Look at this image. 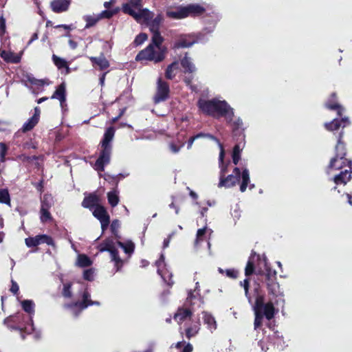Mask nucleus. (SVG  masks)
<instances>
[{
  "label": "nucleus",
  "mask_w": 352,
  "mask_h": 352,
  "mask_svg": "<svg viewBox=\"0 0 352 352\" xmlns=\"http://www.w3.org/2000/svg\"><path fill=\"white\" fill-rule=\"evenodd\" d=\"M199 109L205 114L214 118L224 117L227 122H231L234 109L224 100L214 98L210 100L200 99L198 101Z\"/></svg>",
  "instance_id": "nucleus-1"
},
{
  "label": "nucleus",
  "mask_w": 352,
  "mask_h": 352,
  "mask_svg": "<svg viewBox=\"0 0 352 352\" xmlns=\"http://www.w3.org/2000/svg\"><path fill=\"white\" fill-rule=\"evenodd\" d=\"M163 38L160 33L152 36V42L136 56V60H150L154 63L162 61L166 56L167 48L162 45Z\"/></svg>",
  "instance_id": "nucleus-2"
},
{
  "label": "nucleus",
  "mask_w": 352,
  "mask_h": 352,
  "mask_svg": "<svg viewBox=\"0 0 352 352\" xmlns=\"http://www.w3.org/2000/svg\"><path fill=\"white\" fill-rule=\"evenodd\" d=\"M115 129L111 126L109 127L104 134L103 139L101 142L102 151L94 165V168L98 171H103L104 166L110 162L112 151L111 142L113 139Z\"/></svg>",
  "instance_id": "nucleus-3"
},
{
  "label": "nucleus",
  "mask_w": 352,
  "mask_h": 352,
  "mask_svg": "<svg viewBox=\"0 0 352 352\" xmlns=\"http://www.w3.org/2000/svg\"><path fill=\"white\" fill-rule=\"evenodd\" d=\"M241 178L240 190L243 192L246 190L248 185L250 182V173L248 168H244L242 172L237 167L234 168L232 174L226 177L221 175L219 183V187L230 188L236 185Z\"/></svg>",
  "instance_id": "nucleus-4"
},
{
  "label": "nucleus",
  "mask_w": 352,
  "mask_h": 352,
  "mask_svg": "<svg viewBox=\"0 0 352 352\" xmlns=\"http://www.w3.org/2000/svg\"><path fill=\"white\" fill-rule=\"evenodd\" d=\"M141 1L130 0L129 3L124 4L122 10L124 13L132 16L138 23L148 24L153 14L148 9L142 8Z\"/></svg>",
  "instance_id": "nucleus-5"
},
{
  "label": "nucleus",
  "mask_w": 352,
  "mask_h": 352,
  "mask_svg": "<svg viewBox=\"0 0 352 352\" xmlns=\"http://www.w3.org/2000/svg\"><path fill=\"white\" fill-rule=\"evenodd\" d=\"M100 305L98 301H93L91 300L90 294L85 289L82 294V300L76 302L73 304H69L65 305L66 307L69 308L71 311V313L75 317L78 316L80 313L85 309H86L88 306L91 305H97L99 306Z\"/></svg>",
  "instance_id": "nucleus-6"
},
{
  "label": "nucleus",
  "mask_w": 352,
  "mask_h": 352,
  "mask_svg": "<svg viewBox=\"0 0 352 352\" xmlns=\"http://www.w3.org/2000/svg\"><path fill=\"white\" fill-rule=\"evenodd\" d=\"M98 249L100 252L107 251L110 253L111 261L115 263V266L117 268V271H118L122 265V260L120 258L113 241L110 239L104 241L99 245Z\"/></svg>",
  "instance_id": "nucleus-7"
},
{
  "label": "nucleus",
  "mask_w": 352,
  "mask_h": 352,
  "mask_svg": "<svg viewBox=\"0 0 352 352\" xmlns=\"http://www.w3.org/2000/svg\"><path fill=\"white\" fill-rule=\"evenodd\" d=\"M260 311L258 315H255L254 329H257L261 326L263 316L269 320L274 316L275 308L272 302L265 303Z\"/></svg>",
  "instance_id": "nucleus-8"
},
{
  "label": "nucleus",
  "mask_w": 352,
  "mask_h": 352,
  "mask_svg": "<svg viewBox=\"0 0 352 352\" xmlns=\"http://www.w3.org/2000/svg\"><path fill=\"white\" fill-rule=\"evenodd\" d=\"M155 265L157 267L158 274L169 286H172L174 283L171 280L172 273L166 267L164 256L163 254H161L160 259L156 261Z\"/></svg>",
  "instance_id": "nucleus-9"
},
{
  "label": "nucleus",
  "mask_w": 352,
  "mask_h": 352,
  "mask_svg": "<svg viewBox=\"0 0 352 352\" xmlns=\"http://www.w3.org/2000/svg\"><path fill=\"white\" fill-rule=\"evenodd\" d=\"M169 94L168 85L163 81L161 78L157 80V87L155 96L154 98L155 102L159 103L167 99Z\"/></svg>",
  "instance_id": "nucleus-10"
},
{
  "label": "nucleus",
  "mask_w": 352,
  "mask_h": 352,
  "mask_svg": "<svg viewBox=\"0 0 352 352\" xmlns=\"http://www.w3.org/2000/svg\"><path fill=\"white\" fill-rule=\"evenodd\" d=\"M25 245L29 247H36L41 243H46L49 245H54L53 239L45 234L37 235L34 237H29L25 240Z\"/></svg>",
  "instance_id": "nucleus-11"
},
{
  "label": "nucleus",
  "mask_w": 352,
  "mask_h": 352,
  "mask_svg": "<svg viewBox=\"0 0 352 352\" xmlns=\"http://www.w3.org/2000/svg\"><path fill=\"white\" fill-rule=\"evenodd\" d=\"M349 164V168H351L352 162L351 161H348L345 157L339 156V155H336V156L332 158L330 161V164L329 166V170H340L343 167L346 166V164Z\"/></svg>",
  "instance_id": "nucleus-12"
},
{
  "label": "nucleus",
  "mask_w": 352,
  "mask_h": 352,
  "mask_svg": "<svg viewBox=\"0 0 352 352\" xmlns=\"http://www.w3.org/2000/svg\"><path fill=\"white\" fill-rule=\"evenodd\" d=\"M23 311H25L30 315V327L28 329L25 327V329H23V333H30L32 331L34 330L33 328V323H32V316L34 314L35 311V304L34 302L31 300H23Z\"/></svg>",
  "instance_id": "nucleus-13"
},
{
  "label": "nucleus",
  "mask_w": 352,
  "mask_h": 352,
  "mask_svg": "<svg viewBox=\"0 0 352 352\" xmlns=\"http://www.w3.org/2000/svg\"><path fill=\"white\" fill-rule=\"evenodd\" d=\"M350 124V121L348 118L344 117L341 120L334 119L330 122H326L324 127L329 131H333L338 130L340 127L344 128Z\"/></svg>",
  "instance_id": "nucleus-14"
},
{
  "label": "nucleus",
  "mask_w": 352,
  "mask_h": 352,
  "mask_svg": "<svg viewBox=\"0 0 352 352\" xmlns=\"http://www.w3.org/2000/svg\"><path fill=\"white\" fill-rule=\"evenodd\" d=\"M69 0H54L50 3L52 10L56 13L67 11L69 9Z\"/></svg>",
  "instance_id": "nucleus-15"
},
{
  "label": "nucleus",
  "mask_w": 352,
  "mask_h": 352,
  "mask_svg": "<svg viewBox=\"0 0 352 352\" xmlns=\"http://www.w3.org/2000/svg\"><path fill=\"white\" fill-rule=\"evenodd\" d=\"M181 65L185 74H193L197 70L195 64L192 63V58L189 57L187 54H186L184 58L181 59Z\"/></svg>",
  "instance_id": "nucleus-16"
},
{
  "label": "nucleus",
  "mask_w": 352,
  "mask_h": 352,
  "mask_svg": "<svg viewBox=\"0 0 352 352\" xmlns=\"http://www.w3.org/2000/svg\"><path fill=\"white\" fill-rule=\"evenodd\" d=\"M166 15L173 19H182L187 17L184 6H179L174 10L168 9Z\"/></svg>",
  "instance_id": "nucleus-17"
},
{
  "label": "nucleus",
  "mask_w": 352,
  "mask_h": 352,
  "mask_svg": "<svg viewBox=\"0 0 352 352\" xmlns=\"http://www.w3.org/2000/svg\"><path fill=\"white\" fill-rule=\"evenodd\" d=\"M99 198L94 194H90L89 196L85 197L82 201V206L84 208H87L93 210L96 206H100Z\"/></svg>",
  "instance_id": "nucleus-18"
},
{
  "label": "nucleus",
  "mask_w": 352,
  "mask_h": 352,
  "mask_svg": "<svg viewBox=\"0 0 352 352\" xmlns=\"http://www.w3.org/2000/svg\"><path fill=\"white\" fill-rule=\"evenodd\" d=\"M351 178V172L348 170H345L344 171H341L338 175H335L333 177V182L336 185H346L347 182L350 181Z\"/></svg>",
  "instance_id": "nucleus-19"
},
{
  "label": "nucleus",
  "mask_w": 352,
  "mask_h": 352,
  "mask_svg": "<svg viewBox=\"0 0 352 352\" xmlns=\"http://www.w3.org/2000/svg\"><path fill=\"white\" fill-rule=\"evenodd\" d=\"M325 105L329 109L337 110L339 116H342V113L344 111V107L336 101V94H333L331 96V98L327 101Z\"/></svg>",
  "instance_id": "nucleus-20"
},
{
  "label": "nucleus",
  "mask_w": 352,
  "mask_h": 352,
  "mask_svg": "<svg viewBox=\"0 0 352 352\" xmlns=\"http://www.w3.org/2000/svg\"><path fill=\"white\" fill-rule=\"evenodd\" d=\"M40 116V109L38 107L34 108V115L23 124V131H30L38 123Z\"/></svg>",
  "instance_id": "nucleus-21"
},
{
  "label": "nucleus",
  "mask_w": 352,
  "mask_h": 352,
  "mask_svg": "<svg viewBox=\"0 0 352 352\" xmlns=\"http://www.w3.org/2000/svg\"><path fill=\"white\" fill-rule=\"evenodd\" d=\"M186 16H198L203 14L205 9L199 4H189L184 6Z\"/></svg>",
  "instance_id": "nucleus-22"
},
{
  "label": "nucleus",
  "mask_w": 352,
  "mask_h": 352,
  "mask_svg": "<svg viewBox=\"0 0 352 352\" xmlns=\"http://www.w3.org/2000/svg\"><path fill=\"white\" fill-rule=\"evenodd\" d=\"M21 52H19V54H16L12 52H6L5 50L0 52V56L2 58H3L7 62H10L13 63H17L20 62Z\"/></svg>",
  "instance_id": "nucleus-23"
},
{
  "label": "nucleus",
  "mask_w": 352,
  "mask_h": 352,
  "mask_svg": "<svg viewBox=\"0 0 352 352\" xmlns=\"http://www.w3.org/2000/svg\"><path fill=\"white\" fill-rule=\"evenodd\" d=\"M89 59L94 66H98L101 70L106 69L109 67V63L104 56H100L98 57L91 56Z\"/></svg>",
  "instance_id": "nucleus-24"
},
{
  "label": "nucleus",
  "mask_w": 352,
  "mask_h": 352,
  "mask_svg": "<svg viewBox=\"0 0 352 352\" xmlns=\"http://www.w3.org/2000/svg\"><path fill=\"white\" fill-rule=\"evenodd\" d=\"M202 314L204 324H207L208 329L212 333L217 329V327L214 318L208 312L204 311Z\"/></svg>",
  "instance_id": "nucleus-25"
},
{
  "label": "nucleus",
  "mask_w": 352,
  "mask_h": 352,
  "mask_svg": "<svg viewBox=\"0 0 352 352\" xmlns=\"http://www.w3.org/2000/svg\"><path fill=\"white\" fill-rule=\"evenodd\" d=\"M92 213L93 215L100 221L106 220V219H110L106 209L101 205L96 206V207L92 210Z\"/></svg>",
  "instance_id": "nucleus-26"
},
{
  "label": "nucleus",
  "mask_w": 352,
  "mask_h": 352,
  "mask_svg": "<svg viewBox=\"0 0 352 352\" xmlns=\"http://www.w3.org/2000/svg\"><path fill=\"white\" fill-rule=\"evenodd\" d=\"M212 231L207 227L199 229L197 232L196 239L195 241V247L198 248L201 241L204 240V236L206 234L210 235Z\"/></svg>",
  "instance_id": "nucleus-27"
},
{
  "label": "nucleus",
  "mask_w": 352,
  "mask_h": 352,
  "mask_svg": "<svg viewBox=\"0 0 352 352\" xmlns=\"http://www.w3.org/2000/svg\"><path fill=\"white\" fill-rule=\"evenodd\" d=\"M17 319L18 316H12L5 320V323L7 324L10 329L18 331L19 335L22 336V328H21L20 325L16 324Z\"/></svg>",
  "instance_id": "nucleus-28"
},
{
  "label": "nucleus",
  "mask_w": 352,
  "mask_h": 352,
  "mask_svg": "<svg viewBox=\"0 0 352 352\" xmlns=\"http://www.w3.org/2000/svg\"><path fill=\"white\" fill-rule=\"evenodd\" d=\"M52 98L58 99L60 102V105H63V103L65 101V85L64 83L58 86L52 95Z\"/></svg>",
  "instance_id": "nucleus-29"
},
{
  "label": "nucleus",
  "mask_w": 352,
  "mask_h": 352,
  "mask_svg": "<svg viewBox=\"0 0 352 352\" xmlns=\"http://www.w3.org/2000/svg\"><path fill=\"white\" fill-rule=\"evenodd\" d=\"M52 60H53V62L54 63V65L60 69H62V68H65V74H69L70 72V69L67 65V61L60 58V57H58L55 54H53L52 56Z\"/></svg>",
  "instance_id": "nucleus-30"
},
{
  "label": "nucleus",
  "mask_w": 352,
  "mask_h": 352,
  "mask_svg": "<svg viewBox=\"0 0 352 352\" xmlns=\"http://www.w3.org/2000/svg\"><path fill=\"white\" fill-rule=\"evenodd\" d=\"M178 63L175 61L169 65L165 72V76L167 79H173L178 70Z\"/></svg>",
  "instance_id": "nucleus-31"
},
{
  "label": "nucleus",
  "mask_w": 352,
  "mask_h": 352,
  "mask_svg": "<svg viewBox=\"0 0 352 352\" xmlns=\"http://www.w3.org/2000/svg\"><path fill=\"white\" fill-rule=\"evenodd\" d=\"M268 292L270 294L278 296H282L283 292L280 289V285L277 282L272 281L267 283Z\"/></svg>",
  "instance_id": "nucleus-32"
},
{
  "label": "nucleus",
  "mask_w": 352,
  "mask_h": 352,
  "mask_svg": "<svg viewBox=\"0 0 352 352\" xmlns=\"http://www.w3.org/2000/svg\"><path fill=\"white\" fill-rule=\"evenodd\" d=\"M343 135V132L340 133L338 142L336 146V155H339V156L345 157L346 155V148L344 144L342 142L341 139Z\"/></svg>",
  "instance_id": "nucleus-33"
},
{
  "label": "nucleus",
  "mask_w": 352,
  "mask_h": 352,
  "mask_svg": "<svg viewBox=\"0 0 352 352\" xmlns=\"http://www.w3.org/2000/svg\"><path fill=\"white\" fill-rule=\"evenodd\" d=\"M195 41H189L186 36L182 37L177 40L174 44V48H185L189 47L193 45Z\"/></svg>",
  "instance_id": "nucleus-34"
},
{
  "label": "nucleus",
  "mask_w": 352,
  "mask_h": 352,
  "mask_svg": "<svg viewBox=\"0 0 352 352\" xmlns=\"http://www.w3.org/2000/svg\"><path fill=\"white\" fill-rule=\"evenodd\" d=\"M191 315V311L187 309H179L175 314L174 318L177 322H182Z\"/></svg>",
  "instance_id": "nucleus-35"
},
{
  "label": "nucleus",
  "mask_w": 352,
  "mask_h": 352,
  "mask_svg": "<svg viewBox=\"0 0 352 352\" xmlns=\"http://www.w3.org/2000/svg\"><path fill=\"white\" fill-rule=\"evenodd\" d=\"M92 265V261L85 254H79L77 257L76 265L86 267Z\"/></svg>",
  "instance_id": "nucleus-36"
},
{
  "label": "nucleus",
  "mask_w": 352,
  "mask_h": 352,
  "mask_svg": "<svg viewBox=\"0 0 352 352\" xmlns=\"http://www.w3.org/2000/svg\"><path fill=\"white\" fill-rule=\"evenodd\" d=\"M264 265L265 267V272L264 273L262 270H258L257 274L259 275L265 274L266 278L270 280L271 278H274L276 275V272L275 270H272L267 264V260L264 258Z\"/></svg>",
  "instance_id": "nucleus-37"
},
{
  "label": "nucleus",
  "mask_w": 352,
  "mask_h": 352,
  "mask_svg": "<svg viewBox=\"0 0 352 352\" xmlns=\"http://www.w3.org/2000/svg\"><path fill=\"white\" fill-rule=\"evenodd\" d=\"M224 155H225V151H224L223 147V146H220V153H219V167L221 168L220 177L221 175H223V177L225 176V174L227 171V168H228V164H225L223 162Z\"/></svg>",
  "instance_id": "nucleus-38"
},
{
  "label": "nucleus",
  "mask_w": 352,
  "mask_h": 352,
  "mask_svg": "<svg viewBox=\"0 0 352 352\" xmlns=\"http://www.w3.org/2000/svg\"><path fill=\"white\" fill-rule=\"evenodd\" d=\"M196 286H195V289L194 291H190L188 292V297H187V303H189L190 305H192V300H195V299H198L199 300V282H197L196 283Z\"/></svg>",
  "instance_id": "nucleus-39"
},
{
  "label": "nucleus",
  "mask_w": 352,
  "mask_h": 352,
  "mask_svg": "<svg viewBox=\"0 0 352 352\" xmlns=\"http://www.w3.org/2000/svg\"><path fill=\"white\" fill-rule=\"evenodd\" d=\"M265 303L264 302V297L263 296L258 295L256 298L255 305L254 306V311L255 315H258L261 311V309L264 306Z\"/></svg>",
  "instance_id": "nucleus-40"
},
{
  "label": "nucleus",
  "mask_w": 352,
  "mask_h": 352,
  "mask_svg": "<svg viewBox=\"0 0 352 352\" xmlns=\"http://www.w3.org/2000/svg\"><path fill=\"white\" fill-rule=\"evenodd\" d=\"M100 17L99 15H87L84 16V20L87 22L85 28H89L94 25L99 20Z\"/></svg>",
  "instance_id": "nucleus-41"
},
{
  "label": "nucleus",
  "mask_w": 352,
  "mask_h": 352,
  "mask_svg": "<svg viewBox=\"0 0 352 352\" xmlns=\"http://www.w3.org/2000/svg\"><path fill=\"white\" fill-rule=\"evenodd\" d=\"M107 199L109 204L112 207L117 206L119 202V197L115 190L107 193Z\"/></svg>",
  "instance_id": "nucleus-42"
},
{
  "label": "nucleus",
  "mask_w": 352,
  "mask_h": 352,
  "mask_svg": "<svg viewBox=\"0 0 352 352\" xmlns=\"http://www.w3.org/2000/svg\"><path fill=\"white\" fill-rule=\"evenodd\" d=\"M118 245L124 250V251L126 254H130L134 250V243L132 241H127L126 243H122L120 241H118Z\"/></svg>",
  "instance_id": "nucleus-43"
},
{
  "label": "nucleus",
  "mask_w": 352,
  "mask_h": 352,
  "mask_svg": "<svg viewBox=\"0 0 352 352\" xmlns=\"http://www.w3.org/2000/svg\"><path fill=\"white\" fill-rule=\"evenodd\" d=\"M162 17L161 16H157V17H155L153 19V21H151V23L149 25H150V30L152 32L153 35L155 32L160 33L158 32V28H159L160 24L162 23Z\"/></svg>",
  "instance_id": "nucleus-44"
},
{
  "label": "nucleus",
  "mask_w": 352,
  "mask_h": 352,
  "mask_svg": "<svg viewBox=\"0 0 352 352\" xmlns=\"http://www.w3.org/2000/svg\"><path fill=\"white\" fill-rule=\"evenodd\" d=\"M199 331V323H197L193 324L192 326L188 327L186 330V336L187 338L190 339L192 337L197 335V333Z\"/></svg>",
  "instance_id": "nucleus-45"
},
{
  "label": "nucleus",
  "mask_w": 352,
  "mask_h": 352,
  "mask_svg": "<svg viewBox=\"0 0 352 352\" xmlns=\"http://www.w3.org/2000/svg\"><path fill=\"white\" fill-rule=\"evenodd\" d=\"M53 204V198L50 195H45L41 201V208L50 209Z\"/></svg>",
  "instance_id": "nucleus-46"
},
{
  "label": "nucleus",
  "mask_w": 352,
  "mask_h": 352,
  "mask_svg": "<svg viewBox=\"0 0 352 352\" xmlns=\"http://www.w3.org/2000/svg\"><path fill=\"white\" fill-rule=\"evenodd\" d=\"M242 148H240V146L239 144H236L234 146L232 151V162L233 163L236 165L241 158V153Z\"/></svg>",
  "instance_id": "nucleus-47"
},
{
  "label": "nucleus",
  "mask_w": 352,
  "mask_h": 352,
  "mask_svg": "<svg viewBox=\"0 0 352 352\" xmlns=\"http://www.w3.org/2000/svg\"><path fill=\"white\" fill-rule=\"evenodd\" d=\"M10 195L8 190L0 189V203L10 204Z\"/></svg>",
  "instance_id": "nucleus-48"
},
{
  "label": "nucleus",
  "mask_w": 352,
  "mask_h": 352,
  "mask_svg": "<svg viewBox=\"0 0 352 352\" xmlns=\"http://www.w3.org/2000/svg\"><path fill=\"white\" fill-rule=\"evenodd\" d=\"M234 115L232 117V120L231 122H228L234 130L241 129H243V123L242 120L240 118H236L234 119Z\"/></svg>",
  "instance_id": "nucleus-49"
},
{
  "label": "nucleus",
  "mask_w": 352,
  "mask_h": 352,
  "mask_svg": "<svg viewBox=\"0 0 352 352\" xmlns=\"http://www.w3.org/2000/svg\"><path fill=\"white\" fill-rule=\"evenodd\" d=\"M8 147L6 144L0 142V164L5 162Z\"/></svg>",
  "instance_id": "nucleus-50"
},
{
  "label": "nucleus",
  "mask_w": 352,
  "mask_h": 352,
  "mask_svg": "<svg viewBox=\"0 0 352 352\" xmlns=\"http://www.w3.org/2000/svg\"><path fill=\"white\" fill-rule=\"evenodd\" d=\"M48 210L49 209L41 208V220L43 223L47 222L52 218Z\"/></svg>",
  "instance_id": "nucleus-51"
},
{
  "label": "nucleus",
  "mask_w": 352,
  "mask_h": 352,
  "mask_svg": "<svg viewBox=\"0 0 352 352\" xmlns=\"http://www.w3.org/2000/svg\"><path fill=\"white\" fill-rule=\"evenodd\" d=\"M83 278L88 281H92L94 279V269H88L84 271Z\"/></svg>",
  "instance_id": "nucleus-52"
},
{
  "label": "nucleus",
  "mask_w": 352,
  "mask_h": 352,
  "mask_svg": "<svg viewBox=\"0 0 352 352\" xmlns=\"http://www.w3.org/2000/svg\"><path fill=\"white\" fill-rule=\"evenodd\" d=\"M28 81L30 85H35L37 87H40L44 85L45 82L43 80H38L30 76H27Z\"/></svg>",
  "instance_id": "nucleus-53"
},
{
  "label": "nucleus",
  "mask_w": 352,
  "mask_h": 352,
  "mask_svg": "<svg viewBox=\"0 0 352 352\" xmlns=\"http://www.w3.org/2000/svg\"><path fill=\"white\" fill-rule=\"evenodd\" d=\"M254 263L251 261V258H250L248 261V263H247L245 269V274L247 276H250L254 272Z\"/></svg>",
  "instance_id": "nucleus-54"
},
{
  "label": "nucleus",
  "mask_w": 352,
  "mask_h": 352,
  "mask_svg": "<svg viewBox=\"0 0 352 352\" xmlns=\"http://www.w3.org/2000/svg\"><path fill=\"white\" fill-rule=\"evenodd\" d=\"M63 295L66 298H70L72 296L70 283H65L63 285Z\"/></svg>",
  "instance_id": "nucleus-55"
},
{
  "label": "nucleus",
  "mask_w": 352,
  "mask_h": 352,
  "mask_svg": "<svg viewBox=\"0 0 352 352\" xmlns=\"http://www.w3.org/2000/svg\"><path fill=\"white\" fill-rule=\"evenodd\" d=\"M147 39V36L146 34H140L138 35L134 41V43L136 45H141Z\"/></svg>",
  "instance_id": "nucleus-56"
},
{
  "label": "nucleus",
  "mask_w": 352,
  "mask_h": 352,
  "mask_svg": "<svg viewBox=\"0 0 352 352\" xmlns=\"http://www.w3.org/2000/svg\"><path fill=\"white\" fill-rule=\"evenodd\" d=\"M116 13V12L114 11H111V10H104V11H102L99 15V17H100V19H102V18H106V19H109L111 18L114 14Z\"/></svg>",
  "instance_id": "nucleus-57"
},
{
  "label": "nucleus",
  "mask_w": 352,
  "mask_h": 352,
  "mask_svg": "<svg viewBox=\"0 0 352 352\" xmlns=\"http://www.w3.org/2000/svg\"><path fill=\"white\" fill-rule=\"evenodd\" d=\"M6 32V20L3 16L0 17V36L2 38Z\"/></svg>",
  "instance_id": "nucleus-58"
},
{
  "label": "nucleus",
  "mask_w": 352,
  "mask_h": 352,
  "mask_svg": "<svg viewBox=\"0 0 352 352\" xmlns=\"http://www.w3.org/2000/svg\"><path fill=\"white\" fill-rule=\"evenodd\" d=\"M120 226V223L118 219L113 220L111 224V232L116 234V232L118 231V228Z\"/></svg>",
  "instance_id": "nucleus-59"
},
{
  "label": "nucleus",
  "mask_w": 352,
  "mask_h": 352,
  "mask_svg": "<svg viewBox=\"0 0 352 352\" xmlns=\"http://www.w3.org/2000/svg\"><path fill=\"white\" fill-rule=\"evenodd\" d=\"M240 285L243 287L245 290V294L247 298H248L249 300L250 298L248 296V289H249V280L245 279L243 282H241Z\"/></svg>",
  "instance_id": "nucleus-60"
},
{
  "label": "nucleus",
  "mask_w": 352,
  "mask_h": 352,
  "mask_svg": "<svg viewBox=\"0 0 352 352\" xmlns=\"http://www.w3.org/2000/svg\"><path fill=\"white\" fill-rule=\"evenodd\" d=\"M199 134L202 135H201V138H209L212 140L215 141L219 147H220V146H222V144L220 143V142L212 135H210L209 133H200Z\"/></svg>",
  "instance_id": "nucleus-61"
},
{
  "label": "nucleus",
  "mask_w": 352,
  "mask_h": 352,
  "mask_svg": "<svg viewBox=\"0 0 352 352\" xmlns=\"http://www.w3.org/2000/svg\"><path fill=\"white\" fill-rule=\"evenodd\" d=\"M226 273L228 277L232 278H236L238 275L237 271H236L234 270H227L226 271Z\"/></svg>",
  "instance_id": "nucleus-62"
},
{
  "label": "nucleus",
  "mask_w": 352,
  "mask_h": 352,
  "mask_svg": "<svg viewBox=\"0 0 352 352\" xmlns=\"http://www.w3.org/2000/svg\"><path fill=\"white\" fill-rule=\"evenodd\" d=\"M201 135H202L201 134H197V135L190 138V140H188V142L187 148L190 149L192 147L194 141L196 139L201 138Z\"/></svg>",
  "instance_id": "nucleus-63"
},
{
  "label": "nucleus",
  "mask_w": 352,
  "mask_h": 352,
  "mask_svg": "<svg viewBox=\"0 0 352 352\" xmlns=\"http://www.w3.org/2000/svg\"><path fill=\"white\" fill-rule=\"evenodd\" d=\"M100 222L101 228H102V232H104V230L109 226V223H110V219H106V220H103V221H101Z\"/></svg>",
  "instance_id": "nucleus-64"
}]
</instances>
